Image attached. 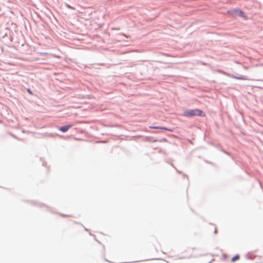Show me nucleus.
<instances>
[{
    "label": "nucleus",
    "instance_id": "3",
    "mask_svg": "<svg viewBox=\"0 0 263 263\" xmlns=\"http://www.w3.org/2000/svg\"><path fill=\"white\" fill-rule=\"evenodd\" d=\"M72 127V125H67L63 126H61L59 128V130L62 132H66Z\"/></svg>",
    "mask_w": 263,
    "mask_h": 263
},
{
    "label": "nucleus",
    "instance_id": "7",
    "mask_svg": "<svg viewBox=\"0 0 263 263\" xmlns=\"http://www.w3.org/2000/svg\"><path fill=\"white\" fill-rule=\"evenodd\" d=\"M27 91L30 95H32L33 94L32 92L31 91V90L29 88L27 89Z\"/></svg>",
    "mask_w": 263,
    "mask_h": 263
},
{
    "label": "nucleus",
    "instance_id": "4",
    "mask_svg": "<svg viewBox=\"0 0 263 263\" xmlns=\"http://www.w3.org/2000/svg\"><path fill=\"white\" fill-rule=\"evenodd\" d=\"M149 127H150V128H152V129H164V130H168L170 132H173L172 129H169V128H166V127H164L150 126Z\"/></svg>",
    "mask_w": 263,
    "mask_h": 263
},
{
    "label": "nucleus",
    "instance_id": "5",
    "mask_svg": "<svg viewBox=\"0 0 263 263\" xmlns=\"http://www.w3.org/2000/svg\"><path fill=\"white\" fill-rule=\"evenodd\" d=\"M231 77L233 78L237 79V80H247V78H243V77H236V76H233V75H232Z\"/></svg>",
    "mask_w": 263,
    "mask_h": 263
},
{
    "label": "nucleus",
    "instance_id": "8",
    "mask_svg": "<svg viewBox=\"0 0 263 263\" xmlns=\"http://www.w3.org/2000/svg\"><path fill=\"white\" fill-rule=\"evenodd\" d=\"M3 121L2 120H0V123H2Z\"/></svg>",
    "mask_w": 263,
    "mask_h": 263
},
{
    "label": "nucleus",
    "instance_id": "2",
    "mask_svg": "<svg viewBox=\"0 0 263 263\" xmlns=\"http://www.w3.org/2000/svg\"><path fill=\"white\" fill-rule=\"evenodd\" d=\"M231 14H238L240 16L242 17H245V14L243 12L240 10L238 9H234L231 11Z\"/></svg>",
    "mask_w": 263,
    "mask_h": 263
},
{
    "label": "nucleus",
    "instance_id": "6",
    "mask_svg": "<svg viewBox=\"0 0 263 263\" xmlns=\"http://www.w3.org/2000/svg\"><path fill=\"white\" fill-rule=\"evenodd\" d=\"M239 259V255H236L234 256L231 259V261L232 262H234Z\"/></svg>",
    "mask_w": 263,
    "mask_h": 263
},
{
    "label": "nucleus",
    "instance_id": "1",
    "mask_svg": "<svg viewBox=\"0 0 263 263\" xmlns=\"http://www.w3.org/2000/svg\"><path fill=\"white\" fill-rule=\"evenodd\" d=\"M183 115L186 117H192L194 116L204 117L205 114L202 110L196 108L185 110L183 112Z\"/></svg>",
    "mask_w": 263,
    "mask_h": 263
}]
</instances>
